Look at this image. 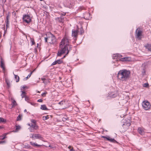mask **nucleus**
<instances>
[{"mask_svg": "<svg viewBox=\"0 0 151 151\" xmlns=\"http://www.w3.org/2000/svg\"><path fill=\"white\" fill-rule=\"evenodd\" d=\"M130 74V71L124 69L118 72L117 77L120 80L126 81L129 78Z\"/></svg>", "mask_w": 151, "mask_h": 151, "instance_id": "nucleus-1", "label": "nucleus"}, {"mask_svg": "<svg viewBox=\"0 0 151 151\" xmlns=\"http://www.w3.org/2000/svg\"><path fill=\"white\" fill-rule=\"evenodd\" d=\"M47 37L45 38L46 42H47L50 44L56 45L57 44V40L55 36L50 33H48L46 34Z\"/></svg>", "mask_w": 151, "mask_h": 151, "instance_id": "nucleus-2", "label": "nucleus"}, {"mask_svg": "<svg viewBox=\"0 0 151 151\" xmlns=\"http://www.w3.org/2000/svg\"><path fill=\"white\" fill-rule=\"evenodd\" d=\"M69 43V39L66 37H63L61 40L60 44V47H66L67 48V45Z\"/></svg>", "mask_w": 151, "mask_h": 151, "instance_id": "nucleus-3", "label": "nucleus"}, {"mask_svg": "<svg viewBox=\"0 0 151 151\" xmlns=\"http://www.w3.org/2000/svg\"><path fill=\"white\" fill-rule=\"evenodd\" d=\"M30 135H32L30 137L32 138L33 139H38L40 140L43 141V138L42 136L39 134H31Z\"/></svg>", "mask_w": 151, "mask_h": 151, "instance_id": "nucleus-4", "label": "nucleus"}, {"mask_svg": "<svg viewBox=\"0 0 151 151\" xmlns=\"http://www.w3.org/2000/svg\"><path fill=\"white\" fill-rule=\"evenodd\" d=\"M22 20L23 22L27 24L29 23L32 21L31 18L30 16L28 14L23 15Z\"/></svg>", "mask_w": 151, "mask_h": 151, "instance_id": "nucleus-5", "label": "nucleus"}, {"mask_svg": "<svg viewBox=\"0 0 151 151\" xmlns=\"http://www.w3.org/2000/svg\"><path fill=\"white\" fill-rule=\"evenodd\" d=\"M142 106L143 108L146 110H148L150 108V104L147 101L143 102Z\"/></svg>", "mask_w": 151, "mask_h": 151, "instance_id": "nucleus-6", "label": "nucleus"}, {"mask_svg": "<svg viewBox=\"0 0 151 151\" xmlns=\"http://www.w3.org/2000/svg\"><path fill=\"white\" fill-rule=\"evenodd\" d=\"M60 50H58L57 53L58 56H61L62 54L65 52L67 49V48L66 47H60Z\"/></svg>", "mask_w": 151, "mask_h": 151, "instance_id": "nucleus-7", "label": "nucleus"}, {"mask_svg": "<svg viewBox=\"0 0 151 151\" xmlns=\"http://www.w3.org/2000/svg\"><path fill=\"white\" fill-rule=\"evenodd\" d=\"M130 125L131 123L129 122H124L122 125V128H121L122 131V132L126 131Z\"/></svg>", "mask_w": 151, "mask_h": 151, "instance_id": "nucleus-8", "label": "nucleus"}, {"mask_svg": "<svg viewBox=\"0 0 151 151\" xmlns=\"http://www.w3.org/2000/svg\"><path fill=\"white\" fill-rule=\"evenodd\" d=\"M136 37L138 40H140L141 38V35L142 31L140 30L139 28H137L136 31Z\"/></svg>", "mask_w": 151, "mask_h": 151, "instance_id": "nucleus-9", "label": "nucleus"}, {"mask_svg": "<svg viewBox=\"0 0 151 151\" xmlns=\"http://www.w3.org/2000/svg\"><path fill=\"white\" fill-rule=\"evenodd\" d=\"M101 137L102 138L106 139L107 140L111 142L114 143H118V142L116 140H115L114 138H111L109 136L106 137L105 136H102Z\"/></svg>", "mask_w": 151, "mask_h": 151, "instance_id": "nucleus-10", "label": "nucleus"}, {"mask_svg": "<svg viewBox=\"0 0 151 151\" xmlns=\"http://www.w3.org/2000/svg\"><path fill=\"white\" fill-rule=\"evenodd\" d=\"M72 37L75 38V39H74V40L75 41L76 40L77 38L78 37V30L73 29L72 30Z\"/></svg>", "mask_w": 151, "mask_h": 151, "instance_id": "nucleus-11", "label": "nucleus"}, {"mask_svg": "<svg viewBox=\"0 0 151 151\" xmlns=\"http://www.w3.org/2000/svg\"><path fill=\"white\" fill-rule=\"evenodd\" d=\"M137 132L141 135H143L145 134L144 128L142 127H139L137 129Z\"/></svg>", "mask_w": 151, "mask_h": 151, "instance_id": "nucleus-12", "label": "nucleus"}, {"mask_svg": "<svg viewBox=\"0 0 151 151\" xmlns=\"http://www.w3.org/2000/svg\"><path fill=\"white\" fill-rule=\"evenodd\" d=\"M55 20L60 22H63L64 21V17L61 16L60 17H56L55 18Z\"/></svg>", "mask_w": 151, "mask_h": 151, "instance_id": "nucleus-13", "label": "nucleus"}, {"mask_svg": "<svg viewBox=\"0 0 151 151\" xmlns=\"http://www.w3.org/2000/svg\"><path fill=\"white\" fill-rule=\"evenodd\" d=\"M63 61L62 60V59H60L57 60H56L54 61V62H53L52 64V65H54L57 64H60L63 63Z\"/></svg>", "mask_w": 151, "mask_h": 151, "instance_id": "nucleus-14", "label": "nucleus"}, {"mask_svg": "<svg viewBox=\"0 0 151 151\" xmlns=\"http://www.w3.org/2000/svg\"><path fill=\"white\" fill-rule=\"evenodd\" d=\"M117 93L116 92H111L109 94L110 97L111 98H115L117 96Z\"/></svg>", "mask_w": 151, "mask_h": 151, "instance_id": "nucleus-15", "label": "nucleus"}, {"mask_svg": "<svg viewBox=\"0 0 151 151\" xmlns=\"http://www.w3.org/2000/svg\"><path fill=\"white\" fill-rule=\"evenodd\" d=\"M146 49L148 50V51L151 52V44H147L145 45Z\"/></svg>", "mask_w": 151, "mask_h": 151, "instance_id": "nucleus-16", "label": "nucleus"}, {"mask_svg": "<svg viewBox=\"0 0 151 151\" xmlns=\"http://www.w3.org/2000/svg\"><path fill=\"white\" fill-rule=\"evenodd\" d=\"M146 72V68L145 66H144V67L142 68V76H144V75H145Z\"/></svg>", "mask_w": 151, "mask_h": 151, "instance_id": "nucleus-17", "label": "nucleus"}, {"mask_svg": "<svg viewBox=\"0 0 151 151\" xmlns=\"http://www.w3.org/2000/svg\"><path fill=\"white\" fill-rule=\"evenodd\" d=\"M72 45H70L69 44H68V45H67V52L66 55L69 53L70 50L72 49Z\"/></svg>", "mask_w": 151, "mask_h": 151, "instance_id": "nucleus-18", "label": "nucleus"}, {"mask_svg": "<svg viewBox=\"0 0 151 151\" xmlns=\"http://www.w3.org/2000/svg\"><path fill=\"white\" fill-rule=\"evenodd\" d=\"M35 130H36L39 129V126L37 124H32L31 125V127Z\"/></svg>", "mask_w": 151, "mask_h": 151, "instance_id": "nucleus-19", "label": "nucleus"}, {"mask_svg": "<svg viewBox=\"0 0 151 151\" xmlns=\"http://www.w3.org/2000/svg\"><path fill=\"white\" fill-rule=\"evenodd\" d=\"M40 109L44 110H48V109L47 108L45 105H42L41 106Z\"/></svg>", "mask_w": 151, "mask_h": 151, "instance_id": "nucleus-20", "label": "nucleus"}, {"mask_svg": "<svg viewBox=\"0 0 151 151\" xmlns=\"http://www.w3.org/2000/svg\"><path fill=\"white\" fill-rule=\"evenodd\" d=\"M78 32H80L81 35H82L84 32V30L82 27H81L80 28L78 29Z\"/></svg>", "mask_w": 151, "mask_h": 151, "instance_id": "nucleus-21", "label": "nucleus"}, {"mask_svg": "<svg viewBox=\"0 0 151 151\" xmlns=\"http://www.w3.org/2000/svg\"><path fill=\"white\" fill-rule=\"evenodd\" d=\"M129 58L124 57L121 58L120 60L121 61L123 62L125 61H129Z\"/></svg>", "mask_w": 151, "mask_h": 151, "instance_id": "nucleus-22", "label": "nucleus"}, {"mask_svg": "<svg viewBox=\"0 0 151 151\" xmlns=\"http://www.w3.org/2000/svg\"><path fill=\"white\" fill-rule=\"evenodd\" d=\"M21 91L22 92V94L21 95L22 98L25 97L27 96L26 95V93L24 91Z\"/></svg>", "mask_w": 151, "mask_h": 151, "instance_id": "nucleus-23", "label": "nucleus"}, {"mask_svg": "<svg viewBox=\"0 0 151 151\" xmlns=\"http://www.w3.org/2000/svg\"><path fill=\"white\" fill-rule=\"evenodd\" d=\"M14 78L16 79V82H18L19 80V77L17 75H15L14 74Z\"/></svg>", "mask_w": 151, "mask_h": 151, "instance_id": "nucleus-24", "label": "nucleus"}, {"mask_svg": "<svg viewBox=\"0 0 151 151\" xmlns=\"http://www.w3.org/2000/svg\"><path fill=\"white\" fill-rule=\"evenodd\" d=\"M1 67L4 70L5 69L4 64V62L2 61L1 62Z\"/></svg>", "mask_w": 151, "mask_h": 151, "instance_id": "nucleus-25", "label": "nucleus"}, {"mask_svg": "<svg viewBox=\"0 0 151 151\" xmlns=\"http://www.w3.org/2000/svg\"><path fill=\"white\" fill-rule=\"evenodd\" d=\"M9 15H7L6 16V19L5 21V22H6V26L7 27V26L9 24Z\"/></svg>", "mask_w": 151, "mask_h": 151, "instance_id": "nucleus-26", "label": "nucleus"}, {"mask_svg": "<svg viewBox=\"0 0 151 151\" xmlns=\"http://www.w3.org/2000/svg\"><path fill=\"white\" fill-rule=\"evenodd\" d=\"M16 104L17 103L16 101L15 100H13L12 103V107H14L16 106Z\"/></svg>", "mask_w": 151, "mask_h": 151, "instance_id": "nucleus-27", "label": "nucleus"}, {"mask_svg": "<svg viewBox=\"0 0 151 151\" xmlns=\"http://www.w3.org/2000/svg\"><path fill=\"white\" fill-rule=\"evenodd\" d=\"M49 118V116H43L42 117V119L43 120H47Z\"/></svg>", "mask_w": 151, "mask_h": 151, "instance_id": "nucleus-28", "label": "nucleus"}, {"mask_svg": "<svg viewBox=\"0 0 151 151\" xmlns=\"http://www.w3.org/2000/svg\"><path fill=\"white\" fill-rule=\"evenodd\" d=\"M33 72V71H32V72H31V73H30L28 75V76H27V77L24 78V81H26V80H27V78H29L30 77V76H31L32 74V73Z\"/></svg>", "mask_w": 151, "mask_h": 151, "instance_id": "nucleus-29", "label": "nucleus"}, {"mask_svg": "<svg viewBox=\"0 0 151 151\" xmlns=\"http://www.w3.org/2000/svg\"><path fill=\"white\" fill-rule=\"evenodd\" d=\"M30 39L31 42H32L31 45H33L35 44V43L34 39L32 38H30Z\"/></svg>", "mask_w": 151, "mask_h": 151, "instance_id": "nucleus-30", "label": "nucleus"}, {"mask_svg": "<svg viewBox=\"0 0 151 151\" xmlns=\"http://www.w3.org/2000/svg\"><path fill=\"white\" fill-rule=\"evenodd\" d=\"M6 121V120L4 119V118L0 117V123L2 122H5Z\"/></svg>", "mask_w": 151, "mask_h": 151, "instance_id": "nucleus-31", "label": "nucleus"}, {"mask_svg": "<svg viewBox=\"0 0 151 151\" xmlns=\"http://www.w3.org/2000/svg\"><path fill=\"white\" fill-rule=\"evenodd\" d=\"M28 129H29V131L30 132H34V131H35V130H34V129H33L32 127H29V128H28Z\"/></svg>", "mask_w": 151, "mask_h": 151, "instance_id": "nucleus-32", "label": "nucleus"}, {"mask_svg": "<svg viewBox=\"0 0 151 151\" xmlns=\"http://www.w3.org/2000/svg\"><path fill=\"white\" fill-rule=\"evenodd\" d=\"M144 87H148L149 86V84L148 83H144L143 85Z\"/></svg>", "mask_w": 151, "mask_h": 151, "instance_id": "nucleus-33", "label": "nucleus"}, {"mask_svg": "<svg viewBox=\"0 0 151 151\" xmlns=\"http://www.w3.org/2000/svg\"><path fill=\"white\" fill-rule=\"evenodd\" d=\"M22 118L21 117V116H20V115H19L18 116L17 118V121H19L21 120Z\"/></svg>", "mask_w": 151, "mask_h": 151, "instance_id": "nucleus-34", "label": "nucleus"}, {"mask_svg": "<svg viewBox=\"0 0 151 151\" xmlns=\"http://www.w3.org/2000/svg\"><path fill=\"white\" fill-rule=\"evenodd\" d=\"M31 122L33 123L34 124H37V121L34 119H32L31 120Z\"/></svg>", "mask_w": 151, "mask_h": 151, "instance_id": "nucleus-35", "label": "nucleus"}, {"mask_svg": "<svg viewBox=\"0 0 151 151\" xmlns=\"http://www.w3.org/2000/svg\"><path fill=\"white\" fill-rule=\"evenodd\" d=\"M24 147L27 149L30 148L31 146L30 145H25Z\"/></svg>", "mask_w": 151, "mask_h": 151, "instance_id": "nucleus-36", "label": "nucleus"}, {"mask_svg": "<svg viewBox=\"0 0 151 151\" xmlns=\"http://www.w3.org/2000/svg\"><path fill=\"white\" fill-rule=\"evenodd\" d=\"M30 143L31 145L35 147L36 143L34 142H30Z\"/></svg>", "mask_w": 151, "mask_h": 151, "instance_id": "nucleus-37", "label": "nucleus"}, {"mask_svg": "<svg viewBox=\"0 0 151 151\" xmlns=\"http://www.w3.org/2000/svg\"><path fill=\"white\" fill-rule=\"evenodd\" d=\"M47 93V92H45L42 93L41 94V96L43 97H45Z\"/></svg>", "mask_w": 151, "mask_h": 151, "instance_id": "nucleus-38", "label": "nucleus"}, {"mask_svg": "<svg viewBox=\"0 0 151 151\" xmlns=\"http://www.w3.org/2000/svg\"><path fill=\"white\" fill-rule=\"evenodd\" d=\"M25 99L26 101H27L29 103V98L28 97L26 96L25 97Z\"/></svg>", "mask_w": 151, "mask_h": 151, "instance_id": "nucleus-39", "label": "nucleus"}, {"mask_svg": "<svg viewBox=\"0 0 151 151\" xmlns=\"http://www.w3.org/2000/svg\"><path fill=\"white\" fill-rule=\"evenodd\" d=\"M41 146H42V145H38L36 143L35 147H40Z\"/></svg>", "mask_w": 151, "mask_h": 151, "instance_id": "nucleus-40", "label": "nucleus"}, {"mask_svg": "<svg viewBox=\"0 0 151 151\" xmlns=\"http://www.w3.org/2000/svg\"><path fill=\"white\" fill-rule=\"evenodd\" d=\"M5 139V137H3V136H0V139L3 140Z\"/></svg>", "mask_w": 151, "mask_h": 151, "instance_id": "nucleus-41", "label": "nucleus"}, {"mask_svg": "<svg viewBox=\"0 0 151 151\" xmlns=\"http://www.w3.org/2000/svg\"><path fill=\"white\" fill-rule=\"evenodd\" d=\"M8 133H6L4 134L2 136H3V137H5V138H6V135L8 134Z\"/></svg>", "mask_w": 151, "mask_h": 151, "instance_id": "nucleus-42", "label": "nucleus"}, {"mask_svg": "<svg viewBox=\"0 0 151 151\" xmlns=\"http://www.w3.org/2000/svg\"><path fill=\"white\" fill-rule=\"evenodd\" d=\"M20 128V127L19 126H16V130H18Z\"/></svg>", "mask_w": 151, "mask_h": 151, "instance_id": "nucleus-43", "label": "nucleus"}, {"mask_svg": "<svg viewBox=\"0 0 151 151\" xmlns=\"http://www.w3.org/2000/svg\"><path fill=\"white\" fill-rule=\"evenodd\" d=\"M64 103V102L63 101H61L58 103V104H60L61 105H62L63 104V103Z\"/></svg>", "mask_w": 151, "mask_h": 151, "instance_id": "nucleus-44", "label": "nucleus"}, {"mask_svg": "<svg viewBox=\"0 0 151 151\" xmlns=\"http://www.w3.org/2000/svg\"><path fill=\"white\" fill-rule=\"evenodd\" d=\"M27 88L26 86H23L21 87V90H22L23 89H24V88Z\"/></svg>", "mask_w": 151, "mask_h": 151, "instance_id": "nucleus-45", "label": "nucleus"}, {"mask_svg": "<svg viewBox=\"0 0 151 151\" xmlns=\"http://www.w3.org/2000/svg\"><path fill=\"white\" fill-rule=\"evenodd\" d=\"M6 143V141L5 140L4 141H0V144H3L5 143Z\"/></svg>", "mask_w": 151, "mask_h": 151, "instance_id": "nucleus-46", "label": "nucleus"}, {"mask_svg": "<svg viewBox=\"0 0 151 151\" xmlns=\"http://www.w3.org/2000/svg\"><path fill=\"white\" fill-rule=\"evenodd\" d=\"M42 101H43V100L41 99H38L37 101L38 102H42Z\"/></svg>", "mask_w": 151, "mask_h": 151, "instance_id": "nucleus-47", "label": "nucleus"}, {"mask_svg": "<svg viewBox=\"0 0 151 151\" xmlns=\"http://www.w3.org/2000/svg\"><path fill=\"white\" fill-rule=\"evenodd\" d=\"M29 103H30V104L32 105H33V106H35V104H34V103H32V102H29Z\"/></svg>", "mask_w": 151, "mask_h": 151, "instance_id": "nucleus-48", "label": "nucleus"}, {"mask_svg": "<svg viewBox=\"0 0 151 151\" xmlns=\"http://www.w3.org/2000/svg\"><path fill=\"white\" fill-rule=\"evenodd\" d=\"M65 14H66V13H63V14H61V16H63H63H65Z\"/></svg>", "mask_w": 151, "mask_h": 151, "instance_id": "nucleus-49", "label": "nucleus"}, {"mask_svg": "<svg viewBox=\"0 0 151 151\" xmlns=\"http://www.w3.org/2000/svg\"><path fill=\"white\" fill-rule=\"evenodd\" d=\"M70 151H75L73 149V148L72 147L71 149H70Z\"/></svg>", "mask_w": 151, "mask_h": 151, "instance_id": "nucleus-50", "label": "nucleus"}, {"mask_svg": "<svg viewBox=\"0 0 151 151\" xmlns=\"http://www.w3.org/2000/svg\"><path fill=\"white\" fill-rule=\"evenodd\" d=\"M116 55H117V56H118V57H122V55H119V54H118H118H116Z\"/></svg>", "mask_w": 151, "mask_h": 151, "instance_id": "nucleus-51", "label": "nucleus"}, {"mask_svg": "<svg viewBox=\"0 0 151 151\" xmlns=\"http://www.w3.org/2000/svg\"><path fill=\"white\" fill-rule=\"evenodd\" d=\"M41 80L42 81H44L45 80H46V79L45 78H41Z\"/></svg>", "mask_w": 151, "mask_h": 151, "instance_id": "nucleus-52", "label": "nucleus"}, {"mask_svg": "<svg viewBox=\"0 0 151 151\" xmlns=\"http://www.w3.org/2000/svg\"><path fill=\"white\" fill-rule=\"evenodd\" d=\"M32 124H28V125L30 126V127H31V125Z\"/></svg>", "mask_w": 151, "mask_h": 151, "instance_id": "nucleus-53", "label": "nucleus"}, {"mask_svg": "<svg viewBox=\"0 0 151 151\" xmlns=\"http://www.w3.org/2000/svg\"><path fill=\"white\" fill-rule=\"evenodd\" d=\"M68 148L70 149H70H71V146H69L68 147Z\"/></svg>", "mask_w": 151, "mask_h": 151, "instance_id": "nucleus-54", "label": "nucleus"}, {"mask_svg": "<svg viewBox=\"0 0 151 151\" xmlns=\"http://www.w3.org/2000/svg\"><path fill=\"white\" fill-rule=\"evenodd\" d=\"M80 8L81 9V10L83 9H84V7H81Z\"/></svg>", "mask_w": 151, "mask_h": 151, "instance_id": "nucleus-55", "label": "nucleus"}, {"mask_svg": "<svg viewBox=\"0 0 151 151\" xmlns=\"http://www.w3.org/2000/svg\"><path fill=\"white\" fill-rule=\"evenodd\" d=\"M49 147H52V148H53V147H52L51 145H49Z\"/></svg>", "mask_w": 151, "mask_h": 151, "instance_id": "nucleus-56", "label": "nucleus"}, {"mask_svg": "<svg viewBox=\"0 0 151 151\" xmlns=\"http://www.w3.org/2000/svg\"><path fill=\"white\" fill-rule=\"evenodd\" d=\"M3 128V127L2 126H0V129H1L2 128Z\"/></svg>", "mask_w": 151, "mask_h": 151, "instance_id": "nucleus-57", "label": "nucleus"}, {"mask_svg": "<svg viewBox=\"0 0 151 151\" xmlns=\"http://www.w3.org/2000/svg\"><path fill=\"white\" fill-rule=\"evenodd\" d=\"M24 111V112H27V110L26 109H25Z\"/></svg>", "mask_w": 151, "mask_h": 151, "instance_id": "nucleus-58", "label": "nucleus"}, {"mask_svg": "<svg viewBox=\"0 0 151 151\" xmlns=\"http://www.w3.org/2000/svg\"><path fill=\"white\" fill-rule=\"evenodd\" d=\"M86 14H87L88 15H90V14H88V13H86Z\"/></svg>", "mask_w": 151, "mask_h": 151, "instance_id": "nucleus-59", "label": "nucleus"}, {"mask_svg": "<svg viewBox=\"0 0 151 151\" xmlns=\"http://www.w3.org/2000/svg\"><path fill=\"white\" fill-rule=\"evenodd\" d=\"M65 55H64V56H63V57L62 58H65Z\"/></svg>", "mask_w": 151, "mask_h": 151, "instance_id": "nucleus-60", "label": "nucleus"}, {"mask_svg": "<svg viewBox=\"0 0 151 151\" xmlns=\"http://www.w3.org/2000/svg\"><path fill=\"white\" fill-rule=\"evenodd\" d=\"M7 85H8V86H9V83H8L7 82Z\"/></svg>", "mask_w": 151, "mask_h": 151, "instance_id": "nucleus-61", "label": "nucleus"}, {"mask_svg": "<svg viewBox=\"0 0 151 151\" xmlns=\"http://www.w3.org/2000/svg\"><path fill=\"white\" fill-rule=\"evenodd\" d=\"M43 83H45V81H43Z\"/></svg>", "mask_w": 151, "mask_h": 151, "instance_id": "nucleus-62", "label": "nucleus"}, {"mask_svg": "<svg viewBox=\"0 0 151 151\" xmlns=\"http://www.w3.org/2000/svg\"><path fill=\"white\" fill-rule=\"evenodd\" d=\"M37 92H38V93H40V92L39 91H38Z\"/></svg>", "mask_w": 151, "mask_h": 151, "instance_id": "nucleus-63", "label": "nucleus"}, {"mask_svg": "<svg viewBox=\"0 0 151 151\" xmlns=\"http://www.w3.org/2000/svg\"><path fill=\"white\" fill-rule=\"evenodd\" d=\"M40 1H42L43 0H40Z\"/></svg>", "mask_w": 151, "mask_h": 151, "instance_id": "nucleus-64", "label": "nucleus"}]
</instances>
